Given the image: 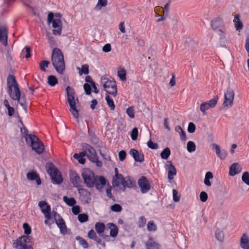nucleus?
I'll return each mask as SVG.
<instances>
[{"label": "nucleus", "instance_id": "1", "mask_svg": "<svg viewBox=\"0 0 249 249\" xmlns=\"http://www.w3.org/2000/svg\"><path fill=\"white\" fill-rule=\"evenodd\" d=\"M82 177L87 187L93 188L101 191L103 186L106 184V179L101 176H95L93 171L89 168L84 169L82 172Z\"/></svg>", "mask_w": 249, "mask_h": 249}, {"label": "nucleus", "instance_id": "2", "mask_svg": "<svg viewBox=\"0 0 249 249\" xmlns=\"http://www.w3.org/2000/svg\"><path fill=\"white\" fill-rule=\"evenodd\" d=\"M8 93L13 100H17L26 112H27V102L25 95L21 94L16 79H7Z\"/></svg>", "mask_w": 249, "mask_h": 249}, {"label": "nucleus", "instance_id": "3", "mask_svg": "<svg viewBox=\"0 0 249 249\" xmlns=\"http://www.w3.org/2000/svg\"><path fill=\"white\" fill-rule=\"evenodd\" d=\"M52 62L56 71L63 74L65 69L64 55L61 50L57 48L53 49L52 53Z\"/></svg>", "mask_w": 249, "mask_h": 249}, {"label": "nucleus", "instance_id": "4", "mask_svg": "<svg viewBox=\"0 0 249 249\" xmlns=\"http://www.w3.org/2000/svg\"><path fill=\"white\" fill-rule=\"evenodd\" d=\"M47 173L51 177L53 184H60L63 180L62 176L58 169L52 162H48L45 166Z\"/></svg>", "mask_w": 249, "mask_h": 249}, {"label": "nucleus", "instance_id": "5", "mask_svg": "<svg viewBox=\"0 0 249 249\" xmlns=\"http://www.w3.org/2000/svg\"><path fill=\"white\" fill-rule=\"evenodd\" d=\"M66 92L68 102L70 106V111L73 117L75 119H77L79 117V111L76 108V104L78 102V99L77 98H75L74 90L70 86H69L67 87Z\"/></svg>", "mask_w": 249, "mask_h": 249}, {"label": "nucleus", "instance_id": "6", "mask_svg": "<svg viewBox=\"0 0 249 249\" xmlns=\"http://www.w3.org/2000/svg\"><path fill=\"white\" fill-rule=\"evenodd\" d=\"M27 143H30L33 150L37 154H42L45 150L43 142L35 135L29 134V138L26 139Z\"/></svg>", "mask_w": 249, "mask_h": 249}, {"label": "nucleus", "instance_id": "7", "mask_svg": "<svg viewBox=\"0 0 249 249\" xmlns=\"http://www.w3.org/2000/svg\"><path fill=\"white\" fill-rule=\"evenodd\" d=\"M32 237L30 236L23 235L14 241L13 247L16 249H33L28 244Z\"/></svg>", "mask_w": 249, "mask_h": 249}, {"label": "nucleus", "instance_id": "8", "mask_svg": "<svg viewBox=\"0 0 249 249\" xmlns=\"http://www.w3.org/2000/svg\"><path fill=\"white\" fill-rule=\"evenodd\" d=\"M101 82L103 84L104 90L106 92L115 97L117 93L116 82L114 79H101Z\"/></svg>", "mask_w": 249, "mask_h": 249}, {"label": "nucleus", "instance_id": "9", "mask_svg": "<svg viewBox=\"0 0 249 249\" xmlns=\"http://www.w3.org/2000/svg\"><path fill=\"white\" fill-rule=\"evenodd\" d=\"M83 148L88 151L87 157L93 163H95L98 167L102 166V162L98 160L95 150L89 144L85 143Z\"/></svg>", "mask_w": 249, "mask_h": 249}, {"label": "nucleus", "instance_id": "10", "mask_svg": "<svg viewBox=\"0 0 249 249\" xmlns=\"http://www.w3.org/2000/svg\"><path fill=\"white\" fill-rule=\"evenodd\" d=\"M218 100L217 96H215L212 99L202 103L200 106V110L203 115H206V111L210 108H213L216 105Z\"/></svg>", "mask_w": 249, "mask_h": 249}, {"label": "nucleus", "instance_id": "11", "mask_svg": "<svg viewBox=\"0 0 249 249\" xmlns=\"http://www.w3.org/2000/svg\"><path fill=\"white\" fill-rule=\"evenodd\" d=\"M234 97V93L232 89L228 88L226 92L225 93L224 101L223 105L224 107H232Z\"/></svg>", "mask_w": 249, "mask_h": 249}, {"label": "nucleus", "instance_id": "12", "mask_svg": "<svg viewBox=\"0 0 249 249\" xmlns=\"http://www.w3.org/2000/svg\"><path fill=\"white\" fill-rule=\"evenodd\" d=\"M138 184L142 194L147 193L150 189V184L146 178L144 176L138 179Z\"/></svg>", "mask_w": 249, "mask_h": 249}, {"label": "nucleus", "instance_id": "13", "mask_svg": "<svg viewBox=\"0 0 249 249\" xmlns=\"http://www.w3.org/2000/svg\"><path fill=\"white\" fill-rule=\"evenodd\" d=\"M70 178L74 187L79 188L81 186L82 180L79 175L75 171H72L71 173Z\"/></svg>", "mask_w": 249, "mask_h": 249}, {"label": "nucleus", "instance_id": "14", "mask_svg": "<svg viewBox=\"0 0 249 249\" xmlns=\"http://www.w3.org/2000/svg\"><path fill=\"white\" fill-rule=\"evenodd\" d=\"M165 165V168L168 171V178L169 180L174 178V176L177 174V170L175 167L173 165L171 161H168Z\"/></svg>", "mask_w": 249, "mask_h": 249}, {"label": "nucleus", "instance_id": "15", "mask_svg": "<svg viewBox=\"0 0 249 249\" xmlns=\"http://www.w3.org/2000/svg\"><path fill=\"white\" fill-rule=\"evenodd\" d=\"M129 154L132 156L134 160L136 162H142L144 160V155L143 153H140L138 150L134 148L130 149Z\"/></svg>", "mask_w": 249, "mask_h": 249}, {"label": "nucleus", "instance_id": "16", "mask_svg": "<svg viewBox=\"0 0 249 249\" xmlns=\"http://www.w3.org/2000/svg\"><path fill=\"white\" fill-rule=\"evenodd\" d=\"M55 221L58 227L60 229L61 233L63 234H66L67 232V228L62 217L60 215H58V218L55 220Z\"/></svg>", "mask_w": 249, "mask_h": 249}, {"label": "nucleus", "instance_id": "17", "mask_svg": "<svg viewBox=\"0 0 249 249\" xmlns=\"http://www.w3.org/2000/svg\"><path fill=\"white\" fill-rule=\"evenodd\" d=\"M212 29L215 31L217 32L219 29H222L223 27V22L221 18H217L213 19L211 23Z\"/></svg>", "mask_w": 249, "mask_h": 249}, {"label": "nucleus", "instance_id": "18", "mask_svg": "<svg viewBox=\"0 0 249 249\" xmlns=\"http://www.w3.org/2000/svg\"><path fill=\"white\" fill-rule=\"evenodd\" d=\"M240 246L242 249H249V236L244 233L240 240Z\"/></svg>", "mask_w": 249, "mask_h": 249}, {"label": "nucleus", "instance_id": "19", "mask_svg": "<svg viewBox=\"0 0 249 249\" xmlns=\"http://www.w3.org/2000/svg\"><path fill=\"white\" fill-rule=\"evenodd\" d=\"M145 245L146 249H152V248L159 249L160 247V245L156 242L151 237H149L148 241L145 243Z\"/></svg>", "mask_w": 249, "mask_h": 249}, {"label": "nucleus", "instance_id": "20", "mask_svg": "<svg viewBox=\"0 0 249 249\" xmlns=\"http://www.w3.org/2000/svg\"><path fill=\"white\" fill-rule=\"evenodd\" d=\"M241 170L242 168H239L238 163L234 162L232 163L230 167L229 175L231 176H234L241 172Z\"/></svg>", "mask_w": 249, "mask_h": 249}, {"label": "nucleus", "instance_id": "21", "mask_svg": "<svg viewBox=\"0 0 249 249\" xmlns=\"http://www.w3.org/2000/svg\"><path fill=\"white\" fill-rule=\"evenodd\" d=\"M108 228L110 230L109 236L111 237H116L118 234V228L117 225L112 223L107 224Z\"/></svg>", "mask_w": 249, "mask_h": 249}, {"label": "nucleus", "instance_id": "22", "mask_svg": "<svg viewBox=\"0 0 249 249\" xmlns=\"http://www.w3.org/2000/svg\"><path fill=\"white\" fill-rule=\"evenodd\" d=\"M123 182V186L124 190L126 188H132L136 187V182L133 180L130 177H127Z\"/></svg>", "mask_w": 249, "mask_h": 249}, {"label": "nucleus", "instance_id": "23", "mask_svg": "<svg viewBox=\"0 0 249 249\" xmlns=\"http://www.w3.org/2000/svg\"><path fill=\"white\" fill-rule=\"evenodd\" d=\"M240 16L239 14H236L234 16L233 23L235 28L237 31H239L243 28V24L240 19Z\"/></svg>", "mask_w": 249, "mask_h": 249}, {"label": "nucleus", "instance_id": "24", "mask_svg": "<svg viewBox=\"0 0 249 249\" xmlns=\"http://www.w3.org/2000/svg\"><path fill=\"white\" fill-rule=\"evenodd\" d=\"M116 180H114L113 185L116 186H119L121 184L123 185V182L125 180L126 178H124L122 174H120L118 176L115 177Z\"/></svg>", "mask_w": 249, "mask_h": 249}, {"label": "nucleus", "instance_id": "25", "mask_svg": "<svg viewBox=\"0 0 249 249\" xmlns=\"http://www.w3.org/2000/svg\"><path fill=\"white\" fill-rule=\"evenodd\" d=\"M31 49L28 46H26L25 48L22 50L20 53V57L21 58H28L31 57Z\"/></svg>", "mask_w": 249, "mask_h": 249}, {"label": "nucleus", "instance_id": "26", "mask_svg": "<svg viewBox=\"0 0 249 249\" xmlns=\"http://www.w3.org/2000/svg\"><path fill=\"white\" fill-rule=\"evenodd\" d=\"M95 229L97 233L102 234L105 231V225L103 223L97 222L95 225Z\"/></svg>", "mask_w": 249, "mask_h": 249}, {"label": "nucleus", "instance_id": "27", "mask_svg": "<svg viewBox=\"0 0 249 249\" xmlns=\"http://www.w3.org/2000/svg\"><path fill=\"white\" fill-rule=\"evenodd\" d=\"M46 36L50 47H53L56 46L55 40L52 35L50 33L47 32L46 33Z\"/></svg>", "mask_w": 249, "mask_h": 249}, {"label": "nucleus", "instance_id": "28", "mask_svg": "<svg viewBox=\"0 0 249 249\" xmlns=\"http://www.w3.org/2000/svg\"><path fill=\"white\" fill-rule=\"evenodd\" d=\"M63 200L69 206H73L76 203V201L74 198H69L67 196H64L63 197Z\"/></svg>", "mask_w": 249, "mask_h": 249}, {"label": "nucleus", "instance_id": "29", "mask_svg": "<svg viewBox=\"0 0 249 249\" xmlns=\"http://www.w3.org/2000/svg\"><path fill=\"white\" fill-rule=\"evenodd\" d=\"M171 155V150L169 147H166L161 152L160 156L162 159L167 160Z\"/></svg>", "mask_w": 249, "mask_h": 249}, {"label": "nucleus", "instance_id": "30", "mask_svg": "<svg viewBox=\"0 0 249 249\" xmlns=\"http://www.w3.org/2000/svg\"><path fill=\"white\" fill-rule=\"evenodd\" d=\"M216 239L219 242H222L224 238V234L223 231L221 230L217 229L215 233Z\"/></svg>", "mask_w": 249, "mask_h": 249}, {"label": "nucleus", "instance_id": "31", "mask_svg": "<svg viewBox=\"0 0 249 249\" xmlns=\"http://www.w3.org/2000/svg\"><path fill=\"white\" fill-rule=\"evenodd\" d=\"M106 100L108 106L110 107V109L112 110H114L115 106L114 105V102L113 100L110 98L108 94L106 96Z\"/></svg>", "mask_w": 249, "mask_h": 249}, {"label": "nucleus", "instance_id": "32", "mask_svg": "<svg viewBox=\"0 0 249 249\" xmlns=\"http://www.w3.org/2000/svg\"><path fill=\"white\" fill-rule=\"evenodd\" d=\"M8 31L5 26L0 27V42L2 41L6 35H7Z\"/></svg>", "mask_w": 249, "mask_h": 249}, {"label": "nucleus", "instance_id": "33", "mask_svg": "<svg viewBox=\"0 0 249 249\" xmlns=\"http://www.w3.org/2000/svg\"><path fill=\"white\" fill-rule=\"evenodd\" d=\"M187 149L189 152L192 153L194 152L196 149V146L194 142L189 141L187 144Z\"/></svg>", "mask_w": 249, "mask_h": 249}, {"label": "nucleus", "instance_id": "34", "mask_svg": "<svg viewBox=\"0 0 249 249\" xmlns=\"http://www.w3.org/2000/svg\"><path fill=\"white\" fill-rule=\"evenodd\" d=\"M50 62L47 60H42L40 61L39 64V69L42 71H45L46 68L48 67Z\"/></svg>", "mask_w": 249, "mask_h": 249}, {"label": "nucleus", "instance_id": "35", "mask_svg": "<svg viewBox=\"0 0 249 249\" xmlns=\"http://www.w3.org/2000/svg\"><path fill=\"white\" fill-rule=\"evenodd\" d=\"M27 178L29 180H35L38 178V175L35 171L30 172L27 174Z\"/></svg>", "mask_w": 249, "mask_h": 249}, {"label": "nucleus", "instance_id": "36", "mask_svg": "<svg viewBox=\"0 0 249 249\" xmlns=\"http://www.w3.org/2000/svg\"><path fill=\"white\" fill-rule=\"evenodd\" d=\"M147 228L149 231H155L157 229V226L153 221H149L147 223Z\"/></svg>", "mask_w": 249, "mask_h": 249}, {"label": "nucleus", "instance_id": "37", "mask_svg": "<svg viewBox=\"0 0 249 249\" xmlns=\"http://www.w3.org/2000/svg\"><path fill=\"white\" fill-rule=\"evenodd\" d=\"M79 70V72L80 75L82 74H87L89 73V66L87 64L83 65L81 69L77 68Z\"/></svg>", "mask_w": 249, "mask_h": 249}, {"label": "nucleus", "instance_id": "38", "mask_svg": "<svg viewBox=\"0 0 249 249\" xmlns=\"http://www.w3.org/2000/svg\"><path fill=\"white\" fill-rule=\"evenodd\" d=\"M42 213L44 214L45 217L47 219H50L52 217L51 213V207L47 206L45 210H42Z\"/></svg>", "mask_w": 249, "mask_h": 249}, {"label": "nucleus", "instance_id": "39", "mask_svg": "<svg viewBox=\"0 0 249 249\" xmlns=\"http://www.w3.org/2000/svg\"><path fill=\"white\" fill-rule=\"evenodd\" d=\"M76 239L79 241L80 245L82 246L84 248H87L88 247V243L86 240L80 236L76 237Z\"/></svg>", "mask_w": 249, "mask_h": 249}, {"label": "nucleus", "instance_id": "40", "mask_svg": "<svg viewBox=\"0 0 249 249\" xmlns=\"http://www.w3.org/2000/svg\"><path fill=\"white\" fill-rule=\"evenodd\" d=\"M146 221V219L144 216H140L137 222L138 227L140 228H143L145 225Z\"/></svg>", "mask_w": 249, "mask_h": 249}, {"label": "nucleus", "instance_id": "41", "mask_svg": "<svg viewBox=\"0 0 249 249\" xmlns=\"http://www.w3.org/2000/svg\"><path fill=\"white\" fill-rule=\"evenodd\" d=\"M107 0H98V3L96 5L95 9L97 10H100L102 7H105L107 5Z\"/></svg>", "mask_w": 249, "mask_h": 249}, {"label": "nucleus", "instance_id": "42", "mask_svg": "<svg viewBox=\"0 0 249 249\" xmlns=\"http://www.w3.org/2000/svg\"><path fill=\"white\" fill-rule=\"evenodd\" d=\"M78 219L80 222L84 223L88 221L89 216L88 214L86 213L79 214L78 216Z\"/></svg>", "mask_w": 249, "mask_h": 249}, {"label": "nucleus", "instance_id": "43", "mask_svg": "<svg viewBox=\"0 0 249 249\" xmlns=\"http://www.w3.org/2000/svg\"><path fill=\"white\" fill-rule=\"evenodd\" d=\"M85 81L86 82L90 84L91 86L94 89L93 91L95 93H98L99 92V90L96 86L95 83L93 81L92 79H85Z\"/></svg>", "mask_w": 249, "mask_h": 249}, {"label": "nucleus", "instance_id": "44", "mask_svg": "<svg viewBox=\"0 0 249 249\" xmlns=\"http://www.w3.org/2000/svg\"><path fill=\"white\" fill-rule=\"evenodd\" d=\"M242 180L247 185H249V172L246 171L243 174Z\"/></svg>", "mask_w": 249, "mask_h": 249}, {"label": "nucleus", "instance_id": "45", "mask_svg": "<svg viewBox=\"0 0 249 249\" xmlns=\"http://www.w3.org/2000/svg\"><path fill=\"white\" fill-rule=\"evenodd\" d=\"M216 155L220 160H223L225 159L227 157L228 153L225 150L223 149L222 150H220V152L217 153Z\"/></svg>", "mask_w": 249, "mask_h": 249}, {"label": "nucleus", "instance_id": "46", "mask_svg": "<svg viewBox=\"0 0 249 249\" xmlns=\"http://www.w3.org/2000/svg\"><path fill=\"white\" fill-rule=\"evenodd\" d=\"M23 228L24 230V233L26 235L29 236V234L31 233V228L29 224L26 223H24L23 225Z\"/></svg>", "mask_w": 249, "mask_h": 249}, {"label": "nucleus", "instance_id": "47", "mask_svg": "<svg viewBox=\"0 0 249 249\" xmlns=\"http://www.w3.org/2000/svg\"><path fill=\"white\" fill-rule=\"evenodd\" d=\"M110 209L114 212H120L122 211V208L120 204H115L111 206Z\"/></svg>", "mask_w": 249, "mask_h": 249}, {"label": "nucleus", "instance_id": "48", "mask_svg": "<svg viewBox=\"0 0 249 249\" xmlns=\"http://www.w3.org/2000/svg\"><path fill=\"white\" fill-rule=\"evenodd\" d=\"M91 85H90L89 83H85L84 84V89L85 92L87 95H90L91 93Z\"/></svg>", "mask_w": 249, "mask_h": 249}, {"label": "nucleus", "instance_id": "49", "mask_svg": "<svg viewBox=\"0 0 249 249\" xmlns=\"http://www.w3.org/2000/svg\"><path fill=\"white\" fill-rule=\"evenodd\" d=\"M52 23L54 28H62V23L59 19H54Z\"/></svg>", "mask_w": 249, "mask_h": 249}, {"label": "nucleus", "instance_id": "50", "mask_svg": "<svg viewBox=\"0 0 249 249\" xmlns=\"http://www.w3.org/2000/svg\"><path fill=\"white\" fill-rule=\"evenodd\" d=\"M138 135V130L136 127L134 128L131 132V138L133 141L137 140Z\"/></svg>", "mask_w": 249, "mask_h": 249}, {"label": "nucleus", "instance_id": "51", "mask_svg": "<svg viewBox=\"0 0 249 249\" xmlns=\"http://www.w3.org/2000/svg\"><path fill=\"white\" fill-rule=\"evenodd\" d=\"M126 113L128 116L130 118H134L135 115H134V107H129L126 109Z\"/></svg>", "mask_w": 249, "mask_h": 249}, {"label": "nucleus", "instance_id": "52", "mask_svg": "<svg viewBox=\"0 0 249 249\" xmlns=\"http://www.w3.org/2000/svg\"><path fill=\"white\" fill-rule=\"evenodd\" d=\"M73 158L77 160L78 162L80 164H84L85 163L86 160L84 158L81 157L77 153H75L73 155Z\"/></svg>", "mask_w": 249, "mask_h": 249}, {"label": "nucleus", "instance_id": "53", "mask_svg": "<svg viewBox=\"0 0 249 249\" xmlns=\"http://www.w3.org/2000/svg\"><path fill=\"white\" fill-rule=\"evenodd\" d=\"M118 76L119 78H126V71L124 68H121L118 70Z\"/></svg>", "mask_w": 249, "mask_h": 249}, {"label": "nucleus", "instance_id": "54", "mask_svg": "<svg viewBox=\"0 0 249 249\" xmlns=\"http://www.w3.org/2000/svg\"><path fill=\"white\" fill-rule=\"evenodd\" d=\"M147 146L152 149H157L159 147V145L157 143H154L151 140H149L147 142Z\"/></svg>", "mask_w": 249, "mask_h": 249}, {"label": "nucleus", "instance_id": "55", "mask_svg": "<svg viewBox=\"0 0 249 249\" xmlns=\"http://www.w3.org/2000/svg\"><path fill=\"white\" fill-rule=\"evenodd\" d=\"M199 197L200 200L202 202H205L207 200L208 198V196L207 194L205 192L202 191L200 194Z\"/></svg>", "mask_w": 249, "mask_h": 249}, {"label": "nucleus", "instance_id": "56", "mask_svg": "<svg viewBox=\"0 0 249 249\" xmlns=\"http://www.w3.org/2000/svg\"><path fill=\"white\" fill-rule=\"evenodd\" d=\"M196 125L195 124L192 123L190 122L189 124L188 127V131L190 133H193L195 132L196 130Z\"/></svg>", "mask_w": 249, "mask_h": 249}, {"label": "nucleus", "instance_id": "57", "mask_svg": "<svg viewBox=\"0 0 249 249\" xmlns=\"http://www.w3.org/2000/svg\"><path fill=\"white\" fill-rule=\"evenodd\" d=\"M216 32L218 33L220 39H223L225 38L226 30L224 28H222V29H219Z\"/></svg>", "mask_w": 249, "mask_h": 249}, {"label": "nucleus", "instance_id": "58", "mask_svg": "<svg viewBox=\"0 0 249 249\" xmlns=\"http://www.w3.org/2000/svg\"><path fill=\"white\" fill-rule=\"evenodd\" d=\"M112 187L111 186L108 187L106 190V194L107 197L112 199L113 201L115 200V197L112 196L111 194Z\"/></svg>", "mask_w": 249, "mask_h": 249}, {"label": "nucleus", "instance_id": "59", "mask_svg": "<svg viewBox=\"0 0 249 249\" xmlns=\"http://www.w3.org/2000/svg\"><path fill=\"white\" fill-rule=\"evenodd\" d=\"M173 200L175 202H178L180 200V196H178V192L176 189H173Z\"/></svg>", "mask_w": 249, "mask_h": 249}, {"label": "nucleus", "instance_id": "60", "mask_svg": "<svg viewBox=\"0 0 249 249\" xmlns=\"http://www.w3.org/2000/svg\"><path fill=\"white\" fill-rule=\"evenodd\" d=\"M126 152L124 150H121L119 152V159L121 161H124L126 158Z\"/></svg>", "mask_w": 249, "mask_h": 249}, {"label": "nucleus", "instance_id": "61", "mask_svg": "<svg viewBox=\"0 0 249 249\" xmlns=\"http://www.w3.org/2000/svg\"><path fill=\"white\" fill-rule=\"evenodd\" d=\"M71 211L73 214L77 215L80 212V208L79 206H73L71 209Z\"/></svg>", "mask_w": 249, "mask_h": 249}, {"label": "nucleus", "instance_id": "62", "mask_svg": "<svg viewBox=\"0 0 249 249\" xmlns=\"http://www.w3.org/2000/svg\"><path fill=\"white\" fill-rule=\"evenodd\" d=\"M47 83L51 86H54L58 83L57 79H47Z\"/></svg>", "mask_w": 249, "mask_h": 249}, {"label": "nucleus", "instance_id": "63", "mask_svg": "<svg viewBox=\"0 0 249 249\" xmlns=\"http://www.w3.org/2000/svg\"><path fill=\"white\" fill-rule=\"evenodd\" d=\"M38 206L40 207L41 212H42V210H45V208H47V206L49 205L47 204L45 201H41L39 202Z\"/></svg>", "mask_w": 249, "mask_h": 249}, {"label": "nucleus", "instance_id": "64", "mask_svg": "<svg viewBox=\"0 0 249 249\" xmlns=\"http://www.w3.org/2000/svg\"><path fill=\"white\" fill-rule=\"evenodd\" d=\"M103 51L105 53L109 52L111 50V47L110 44L107 43L103 47Z\"/></svg>", "mask_w": 249, "mask_h": 249}]
</instances>
